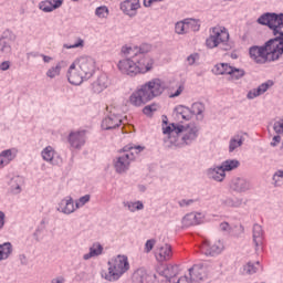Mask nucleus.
Instances as JSON below:
<instances>
[{"instance_id": "f257e3e1", "label": "nucleus", "mask_w": 283, "mask_h": 283, "mask_svg": "<svg viewBox=\"0 0 283 283\" xmlns=\"http://www.w3.org/2000/svg\"><path fill=\"white\" fill-rule=\"evenodd\" d=\"M256 23L268 25L274 38L266 41L262 46H251L249 50L250 57L259 65L280 60L283 54V13H263L258 18Z\"/></svg>"}, {"instance_id": "f03ea898", "label": "nucleus", "mask_w": 283, "mask_h": 283, "mask_svg": "<svg viewBox=\"0 0 283 283\" xmlns=\"http://www.w3.org/2000/svg\"><path fill=\"white\" fill-rule=\"evenodd\" d=\"M154 63L151 56L147 54H136L128 55V57L120 60L117 67L120 74L125 76H138V74H147L154 70Z\"/></svg>"}, {"instance_id": "7ed1b4c3", "label": "nucleus", "mask_w": 283, "mask_h": 283, "mask_svg": "<svg viewBox=\"0 0 283 283\" xmlns=\"http://www.w3.org/2000/svg\"><path fill=\"white\" fill-rule=\"evenodd\" d=\"M164 134L168 135L171 145L175 147H185V145H191L193 140L198 138V126L196 124L180 125L170 124L163 127Z\"/></svg>"}, {"instance_id": "20e7f679", "label": "nucleus", "mask_w": 283, "mask_h": 283, "mask_svg": "<svg viewBox=\"0 0 283 283\" xmlns=\"http://www.w3.org/2000/svg\"><path fill=\"white\" fill-rule=\"evenodd\" d=\"M163 92H165V82L160 78H153L140 85L130 95L129 101L134 107H142V105H146L149 101H154V98L160 96Z\"/></svg>"}, {"instance_id": "39448f33", "label": "nucleus", "mask_w": 283, "mask_h": 283, "mask_svg": "<svg viewBox=\"0 0 283 283\" xmlns=\"http://www.w3.org/2000/svg\"><path fill=\"white\" fill-rule=\"evenodd\" d=\"M107 271L102 272V277L107 282H118L129 271V260L126 255L118 254L107 262Z\"/></svg>"}, {"instance_id": "423d86ee", "label": "nucleus", "mask_w": 283, "mask_h": 283, "mask_svg": "<svg viewBox=\"0 0 283 283\" xmlns=\"http://www.w3.org/2000/svg\"><path fill=\"white\" fill-rule=\"evenodd\" d=\"M206 46L209 50L220 48L223 52H229V50H233V42L229 41V31L226 28L214 27L206 40Z\"/></svg>"}, {"instance_id": "0eeeda50", "label": "nucleus", "mask_w": 283, "mask_h": 283, "mask_svg": "<svg viewBox=\"0 0 283 283\" xmlns=\"http://www.w3.org/2000/svg\"><path fill=\"white\" fill-rule=\"evenodd\" d=\"M143 146L127 145L123 148V154L114 160V168L117 174H125L129 169L132 160L136 159V155L144 151Z\"/></svg>"}, {"instance_id": "6e6552de", "label": "nucleus", "mask_w": 283, "mask_h": 283, "mask_svg": "<svg viewBox=\"0 0 283 283\" xmlns=\"http://www.w3.org/2000/svg\"><path fill=\"white\" fill-rule=\"evenodd\" d=\"M73 65H75V67L81 71L86 81L94 76V72L96 70V62L92 57L81 56L75 62H73Z\"/></svg>"}, {"instance_id": "1a4fd4ad", "label": "nucleus", "mask_w": 283, "mask_h": 283, "mask_svg": "<svg viewBox=\"0 0 283 283\" xmlns=\"http://www.w3.org/2000/svg\"><path fill=\"white\" fill-rule=\"evenodd\" d=\"M201 253L203 255L216 258V255H220L222 251H224V244L221 241H217L214 243L209 242L208 240L203 241L200 247Z\"/></svg>"}, {"instance_id": "9d476101", "label": "nucleus", "mask_w": 283, "mask_h": 283, "mask_svg": "<svg viewBox=\"0 0 283 283\" xmlns=\"http://www.w3.org/2000/svg\"><path fill=\"white\" fill-rule=\"evenodd\" d=\"M229 187L234 193H247V191L251 190V181L244 177H234L230 181Z\"/></svg>"}, {"instance_id": "9b49d317", "label": "nucleus", "mask_w": 283, "mask_h": 283, "mask_svg": "<svg viewBox=\"0 0 283 283\" xmlns=\"http://www.w3.org/2000/svg\"><path fill=\"white\" fill-rule=\"evenodd\" d=\"M275 83L273 80H268L266 82L259 85L256 88H252L248 92L247 98L248 101H253L254 98H258V96H262V94H266L271 87H273Z\"/></svg>"}, {"instance_id": "f8f14e48", "label": "nucleus", "mask_w": 283, "mask_h": 283, "mask_svg": "<svg viewBox=\"0 0 283 283\" xmlns=\"http://www.w3.org/2000/svg\"><path fill=\"white\" fill-rule=\"evenodd\" d=\"M174 258V251L169 243L158 244L156 248V260L158 262H169Z\"/></svg>"}, {"instance_id": "ddd939ff", "label": "nucleus", "mask_w": 283, "mask_h": 283, "mask_svg": "<svg viewBox=\"0 0 283 283\" xmlns=\"http://www.w3.org/2000/svg\"><path fill=\"white\" fill-rule=\"evenodd\" d=\"M67 81L71 85H81L85 80V75L77 69L76 64L72 63L67 71Z\"/></svg>"}, {"instance_id": "4468645a", "label": "nucleus", "mask_w": 283, "mask_h": 283, "mask_svg": "<svg viewBox=\"0 0 283 283\" xmlns=\"http://www.w3.org/2000/svg\"><path fill=\"white\" fill-rule=\"evenodd\" d=\"M159 275L166 277V283H172L178 275V265H161L158 269Z\"/></svg>"}, {"instance_id": "2eb2a0df", "label": "nucleus", "mask_w": 283, "mask_h": 283, "mask_svg": "<svg viewBox=\"0 0 283 283\" xmlns=\"http://www.w3.org/2000/svg\"><path fill=\"white\" fill-rule=\"evenodd\" d=\"M123 124V117L120 115H116L111 113L102 120V129H116V127H120Z\"/></svg>"}, {"instance_id": "dca6fc26", "label": "nucleus", "mask_w": 283, "mask_h": 283, "mask_svg": "<svg viewBox=\"0 0 283 283\" xmlns=\"http://www.w3.org/2000/svg\"><path fill=\"white\" fill-rule=\"evenodd\" d=\"M203 220L205 216L202 213L190 212L182 218L181 224L184 229H187L189 227H196V224H202Z\"/></svg>"}, {"instance_id": "f3484780", "label": "nucleus", "mask_w": 283, "mask_h": 283, "mask_svg": "<svg viewBox=\"0 0 283 283\" xmlns=\"http://www.w3.org/2000/svg\"><path fill=\"white\" fill-rule=\"evenodd\" d=\"M138 8H140V0H125L120 3V10L128 17H136Z\"/></svg>"}, {"instance_id": "a211bd4d", "label": "nucleus", "mask_w": 283, "mask_h": 283, "mask_svg": "<svg viewBox=\"0 0 283 283\" xmlns=\"http://www.w3.org/2000/svg\"><path fill=\"white\" fill-rule=\"evenodd\" d=\"M108 85H112L107 74H101L95 82L92 84V90L95 94H101L104 90H107Z\"/></svg>"}, {"instance_id": "6ab92c4d", "label": "nucleus", "mask_w": 283, "mask_h": 283, "mask_svg": "<svg viewBox=\"0 0 283 283\" xmlns=\"http://www.w3.org/2000/svg\"><path fill=\"white\" fill-rule=\"evenodd\" d=\"M147 52H151V46L147 43L142 44L140 46H123L122 53L125 56H134V54H147Z\"/></svg>"}, {"instance_id": "aec40b11", "label": "nucleus", "mask_w": 283, "mask_h": 283, "mask_svg": "<svg viewBox=\"0 0 283 283\" xmlns=\"http://www.w3.org/2000/svg\"><path fill=\"white\" fill-rule=\"evenodd\" d=\"M69 143L74 149H81L85 145V130L71 133L69 135Z\"/></svg>"}, {"instance_id": "412c9836", "label": "nucleus", "mask_w": 283, "mask_h": 283, "mask_svg": "<svg viewBox=\"0 0 283 283\" xmlns=\"http://www.w3.org/2000/svg\"><path fill=\"white\" fill-rule=\"evenodd\" d=\"M57 211H60V213H64L65 216L74 213V211H76V207H74V199H72V197L62 199L57 206Z\"/></svg>"}, {"instance_id": "4be33fe9", "label": "nucleus", "mask_w": 283, "mask_h": 283, "mask_svg": "<svg viewBox=\"0 0 283 283\" xmlns=\"http://www.w3.org/2000/svg\"><path fill=\"white\" fill-rule=\"evenodd\" d=\"M252 238L254 242L255 250L258 251L260 247L264 243V230L262 226L255 223L252 229Z\"/></svg>"}, {"instance_id": "5701e85b", "label": "nucleus", "mask_w": 283, "mask_h": 283, "mask_svg": "<svg viewBox=\"0 0 283 283\" xmlns=\"http://www.w3.org/2000/svg\"><path fill=\"white\" fill-rule=\"evenodd\" d=\"M191 282H202L207 280V270L202 266L195 265L189 270Z\"/></svg>"}, {"instance_id": "b1692460", "label": "nucleus", "mask_w": 283, "mask_h": 283, "mask_svg": "<svg viewBox=\"0 0 283 283\" xmlns=\"http://www.w3.org/2000/svg\"><path fill=\"white\" fill-rule=\"evenodd\" d=\"M207 174L208 178H210V180H216V182H222L224 178H227V172L223 170L222 166L209 168Z\"/></svg>"}, {"instance_id": "393cba45", "label": "nucleus", "mask_w": 283, "mask_h": 283, "mask_svg": "<svg viewBox=\"0 0 283 283\" xmlns=\"http://www.w3.org/2000/svg\"><path fill=\"white\" fill-rule=\"evenodd\" d=\"M244 205V199L240 197H226L221 199V206L226 207L227 209H240Z\"/></svg>"}, {"instance_id": "a878e982", "label": "nucleus", "mask_w": 283, "mask_h": 283, "mask_svg": "<svg viewBox=\"0 0 283 283\" xmlns=\"http://www.w3.org/2000/svg\"><path fill=\"white\" fill-rule=\"evenodd\" d=\"M17 157L14 149H7L0 153V169H3L6 165H10L12 160Z\"/></svg>"}, {"instance_id": "bb28decb", "label": "nucleus", "mask_w": 283, "mask_h": 283, "mask_svg": "<svg viewBox=\"0 0 283 283\" xmlns=\"http://www.w3.org/2000/svg\"><path fill=\"white\" fill-rule=\"evenodd\" d=\"M23 185V178L21 176H15L9 181V190L14 195L21 192V186Z\"/></svg>"}, {"instance_id": "cd10ccee", "label": "nucleus", "mask_w": 283, "mask_h": 283, "mask_svg": "<svg viewBox=\"0 0 283 283\" xmlns=\"http://www.w3.org/2000/svg\"><path fill=\"white\" fill-rule=\"evenodd\" d=\"M98 255H103V245L101 243H93L90 252L83 255V260H92V258H98Z\"/></svg>"}, {"instance_id": "c85d7f7f", "label": "nucleus", "mask_w": 283, "mask_h": 283, "mask_svg": "<svg viewBox=\"0 0 283 283\" xmlns=\"http://www.w3.org/2000/svg\"><path fill=\"white\" fill-rule=\"evenodd\" d=\"M175 112L177 114L178 118H182V120H191L192 115H191V108L179 105L175 108Z\"/></svg>"}, {"instance_id": "c756f323", "label": "nucleus", "mask_w": 283, "mask_h": 283, "mask_svg": "<svg viewBox=\"0 0 283 283\" xmlns=\"http://www.w3.org/2000/svg\"><path fill=\"white\" fill-rule=\"evenodd\" d=\"M12 255V243L4 242L0 244V262H3V260H8Z\"/></svg>"}, {"instance_id": "7c9ffc66", "label": "nucleus", "mask_w": 283, "mask_h": 283, "mask_svg": "<svg viewBox=\"0 0 283 283\" xmlns=\"http://www.w3.org/2000/svg\"><path fill=\"white\" fill-rule=\"evenodd\" d=\"M123 205L132 213L135 211H143V209H145L143 201H124Z\"/></svg>"}, {"instance_id": "2f4dec72", "label": "nucleus", "mask_w": 283, "mask_h": 283, "mask_svg": "<svg viewBox=\"0 0 283 283\" xmlns=\"http://www.w3.org/2000/svg\"><path fill=\"white\" fill-rule=\"evenodd\" d=\"M55 154L56 153L54 151V148H52V146L45 147L41 153L43 160H45L46 163H51V165H54Z\"/></svg>"}, {"instance_id": "473e14b6", "label": "nucleus", "mask_w": 283, "mask_h": 283, "mask_svg": "<svg viewBox=\"0 0 283 283\" xmlns=\"http://www.w3.org/2000/svg\"><path fill=\"white\" fill-rule=\"evenodd\" d=\"M240 167V161L238 159H227L221 164V168L227 174V171H233Z\"/></svg>"}, {"instance_id": "72a5a7b5", "label": "nucleus", "mask_w": 283, "mask_h": 283, "mask_svg": "<svg viewBox=\"0 0 283 283\" xmlns=\"http://www.w3.org/2000/svg\"><path fill=\"white\" fill-rule=\"evenodd\" d=\"M231 65H229L228 63H220L217 64L213 69V73L217 74L218 76L220 75H224V74H230L231 72Z\"/></svg>"}, {"instance_id": "f704fd0d", "label": "nucleus", "mask_w": 283, "mask_h": 283, "mask_svg": "<svg viewBox=\"0 0 283 283\" xmlns=\"http://www.w3.org/2000/svg\"><path fill=\"white\" fill-rule=\"evenodd\" d=\"M244 140L242 139V136L237 135L230 139L229 143V151L230 154L233 153L234 149H238V147H242Z\"/></svg>"}, {"instance_id": "c9c22d12", "label": "nucleus", "mask_w": 283, "mask_h": 283, "mask_svg": "<svg viewBox=\"0 0 283 283\" xmlns=\"http://www.w3.org/2000/svg\"><path fill=\"white\" fill-rule=\"evenodd\" d=\"M147 280V272L144 269H138L133 274V283H144Z\"/></svg>"}, {"instance_id": "e433bc0d", "label": "nucleus", "mask_w": 283, "mask_h": 283, "mask_svg": "<svg viewBox=\"0 0 283 283\" xmlns=\"http://www.w3.org/2000/svg\"><path fill=\"white\" fill-rule=\"evenodd\" d=\"M258 271H260V262H248L244 268H243V272L247 273V275H253V273H258Z\"/></svg>"}, {"instance_id": "4c0bfd02", "label": "nucleus", "mask_w": 283, "mask_h": 283, "mask_svg": "<svg viewBox=\"0 0 283 283\" xmlns=\"http://www.w3.org/2000/svg\"><path fill=\"white\" fill-rule=\"evenodd\" d=\"M245 74L247 72L243 69L232 66L229 76L232 81H240V78H243Z\"/></svg>"}, {"instance_id": "58836bf2", "label": "nucleus", "mask_w": 283, "mask_h": 283, "mask_svg": "<svg viewBox=\"0 0 283 283\" xmlns=\"http://www.w3.org/2000/svg\"><path fill=\"white\" fill-rule=\"evenodd\" d=\"M273 187H283V172L282 169L276 170L272 176Z\"/></svg>"}, {"instance_id": "ea45409f", "label": "nucleus", "mask_w": 283, "mask_h": 283, "mask_svg": "<svg viewBox=\"0 0 283 283\" xmlns=\"http://www.w3.org/2000/svg\"><path fill=\"white\" fill-rule=\"evenodd\" d=\"M175 32L176 34H187L189 32L187 27V19L175 24Z\"/></svg>"}, {"instance_id": "a19ab883", "label": "nucleus", "mask_w": 283, "mask_h": 283, "mask_svg": "<svg viewBox=\"0 0 283 283\" xmlns=\"http://www.w3.org/2000/svg\"><path fill=\"white\" fill-rule=\"evenodd\" d=\"M186 24L188 28V32L191 30V32H198L200 30V21L196 19H186Z\"/></svg>"}, {"instance_id": "79ce46f5", "label": "nucleus", "mask_w": 283, "mask_h": 283, "mask_svg": "<svg viewBox=\"0 0 283 283\" xmlns=\"http://www.w3.org/2000/svg\"><path fill=\"white\" fill-rule=\"evenodd\" d=\"M0 39L8 41L9 43H14V41H17V35L14 34V32L10 31V29H7L6 31H3Z\"/></svg>"}, {"instance_id": "37998d69", "label": "nucleus", "mask_w": 283, "mask_h": 283, "mask_svg": "<svg viewBox=\"0 0 283 283\" xmlns=\"http://www.w3.org/2000/svg\"><path fill=\"white\" fill-rule=\"evenodd\" d=\"M191 116H200V114H202V112H205V106L202 105V103H193L191 108Z\"/></svg>"}, {"instance_id": "c03bdc74", "label": "nucleus", "mask_w": 283, "mask_h": 283, "mask_svg": "<svg viewBox=\"0 0 283 283\" xmlns=\"http://www.w3.org/2000/svg\"><path fill=\"white\" fill-rule=\"evenodd\" d=\"M0 52H2V54H10V52H12V42L0 39Z\"/></svg>"}, {"instance_id": "a18cd8bd", "label": "nucleus", "mask_w": 283, "mask_h": 283, "mask_svg": "<svg viewBox=\"0 0 283 283\" xmlns=\"http://www.w3.org/2000/svg\"><path fill=\"white\" fill-rule=\"evenodd\" d=\"M158 104L154 103V104H150V105H147L144 107L143 109V114H145V116H154V112H158Z\"/></svg>"}, {"instance_id": "49530a36", "label": "nucleus", "mask_w": 283, "mask_h": 283, "mask_svg": "<svg viewBox=\"0 0 283 283\" xmlns=\"http://www.w3.org/2000/svg\"><path fill=\"white\" fill-rule=\"evenodd\" d=\"M59 74H61V64H56L55 66H52L46 72V76H49V78H56Z\"/></svg>"}, {"instance_id": "de8ad7c7", "label": "nucleus", "mask_w": 283, "mask_h": 283, "mask_svg": "<svg viewBox=\"0 0 283 283\" xmlns=\"http://www.w3.org/2000/svg\"><path fill=\"white\" fill-rule=\"evenodd\" d=\"M65 50H74L76 48H85V40L78 38L74 44H63Z\"/></svg>"}, {"instance_id": "09e8293b", "label": "nucleus", "mask_w": 283, "mask_h": 283, "mask_svg": "<svg viewBox=\"0 0 283 283\" xmlns=\"http://www.w3.org/2000/svg\"><path fill=\"white\" fill-rule=\"evenodd\" d=\"M40 10H42V12H53L54 9L52 7V1L46 0V1H42L39 4Z\"/></svg>"}, {"instance_id": "8fccbe9b", "label": "nucleus", "mask_w": 283, "mask_h": 283, "mask_svg": "<svg viewBox=\"0 0 283 283\" xmlns=\"http://www.w3.org/2000/svg\"><path fill=\"white\" fill-rule=\"evenodd\" d=\"M109 10L107 9V7H98L95 10V14L96 17H99V19H105L108 14Z\"/></svg>"}, {"instance_id": "3c124183", "label": "nucleus", "mask_w": 283, "mask_h": 283, "mask_svg": "<svg viewBox=\"0 0 283 283\" xmlns=\"http://www.w3.org/2000/svg\"><path fill=\"white\" fill-rule=\"evenodd\" d=\"M90 195L81 197L75 203V209H80V207H85V205H87V202L90 201Z\"/></svg>"}, {"instance_id": "603ef678", "label": "nucleus", "mask_w": 283, "mask_h": 283, "mask_svg": "<svg viewBox=\"0 0 283 283\" xmlns=\"http://www.w3.org/2000/svg\"><path fill=\"white\" fill-rule=\"evenodd\" d=\"M154 247H156L155 239H149L145 243V253H151Z\"/></svg>"}, {"instance_id": "864d4df0", "label": "nucleus", "mask_w": 283, "mask_h": 283, "mask_svg": "<svg viewBox=\"0 0 283 283\" xmlns=\"http://www.w3.org/2000/svg\"><path fill=\"white\" fill-rule=\"evenodd\" d=\"M273 129H274L275 134H283V119L275 122Z\"/></svg>"}, {"instance_id": "5fc2aeb1", "label": "nucleus", "mask_w": 283, "mask_h": 283, "mask_svg": "<svg viewBox=\"0 0 283 283\" xmlns=\"http://www.w3.org/2000/svg\"><path fill=\"white\" fill-rule=\"evenodd\" d=\"M198 59H200V55L198 53H192L187 57V63L188 65H193L196 63V61H198Z\"/></svg>"}, {"instance_id": "6e6d98bb", "label": "nucleus", "mask_w": 283, "mask_h": 283, "mask_svg": "<svg viewBox=\"0 0 283 283\" xmlns=\"http://www.w3.org/2000/svg\"><path fill=\"white\" fill-rule=\"evenodd\" d=\"M220 231H223V233H231V226L229 222H222L219 226Z\"/></svg>"}, {"instance_id": "4d7b16f0", "label": "nucleus", "mask_w": 283, "mask_h": 283, "mask_svg": "<svg viewBox=\"0 0 283 283\" xmlns=\"http://www.w3.org/2000/svg\"><path fill=\"white\" fill-rule=\"evenodd\" d=\"M171 283H193L188 276L176 277Z\"/></svg>"}, {"instance_id": "13d9d810", "label": "nucleus", "mask_w": 283, "mask_h": 283, "mask_svg": "<svg viewBox=\"0 0 283 283\" xmlns=\"http://www.w3.org/2000/svg\"><path fill=\"white\" fill-rule=\"evenodd\" d=\"M0 70L2 72H7V70H10V61H4V62L0 63Z\"/></svg>"}, {"instance_id": "bf43d9fd", "label": "nucleus", "mask_w": 283, "mask_h": 283, "mask_svg": "<svg viewBox=\"0 0 283 283\" xmlns=\"http://www.w3.org/2000/svg\"><path fill=\"white\" fill-rule=\"evenodd\" d=\"M281 140H282V137L280 135L274 136L270 144L271 147H277V143H280Z\"/></svg>"}, {"instance_id": "052dcab7", "label": "nucleus", "mask_w": 283, "mask_h": 283, "mask_svg": "<svg viewBox=\"0 0 283 283\" xmlns=\"http://www.w3.org/2000/svg\"><path fill=\"white\" fill-rule=\"evenodd\" d=\"M160 1H163V0H144V6H145V8H151V4L158 3Z\"/></svg>"}, {"instance_id": "680f3d73", "label": "nucleus", "mask_w": 283, "mask_h": 283, "mask_svg": "<svg viewBox=\"0 0 283 283\" xmlns=\"http://www.w3.org/2000/svg\"><path fill=\"white\" fill-rule=\"evenodd\" d=\"M63 6V0H53L52 8L53 10H57V8H61Z\"/></svg>"}, {"instance_id": "e2e57ef3", "label": "nucleus", "mask_w": 283, "mask_h": 283, "mask_svg": "<svg viewBox=\"0 0 283 283\" xmlns=\"http://www.w3.org/2000/svg\"><path fill=\"white\" fill-rule=\"evenodd\" d=\"M184 90H185V86H179L178 88H177V91L171 95V97L172 98H176V96H180V94H182V92H184Z\"/></svg>"}, {"instance_id": "0e129e2a", "label": "nucleus", "mask_w": 283, "mask_h": 283, "mask_svg": "<svg viewBox=\"0 0 283 283\" xmlns=\"http://www.w3.org/2000/svg\"><path fill=\"white\" fill-rule=\"evenodd\" d=\"M4 224H6V213H3V211H0V229H3Z\"/></svg>"}, {"instance_id": "69168bd1", "label": "nucleus", "mask_w": 283, "mask_h": 283, "mask_svg": "<svg viewBox=\"0 0 283 283\" xmlns=\"http://www.w3.org/2000/svg\"><path fill=\"white\" fill-rule=\"evenodd\" d=\"M19 260L20 263L23 264L24 266L28 264V256H25V254H20Z\"/></svg>"}, {"instance_id": "338daca9", "label": "nucleus", "mask_w": 283, "mask_h": 283, "mask_svg": "<svg viewBox=\"0 0 283 283\" xmlns=\"http://www.w3.org/2000/svg\"><path fill=\"white\" fill-rule=\"evenodd\" d=\"M51 283H65V277L57 276L51 281Z\"/></svg>"}, {"instance_id": "774afa93", "label": "nucleus", "mask_w": 283, "mask_h": 283, "mask_svg": "<svg viewBox=\"0 0 283 283\" xmlns=\"http://www.w3.org/2000/svg\"><path fill=\"white\" fill-rule=\"evenodd\" d=\"M193 202V200H181L179 202L180 207H189V205H191Z\"/></svg>"}]
</instances>
